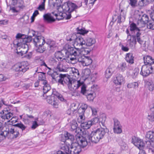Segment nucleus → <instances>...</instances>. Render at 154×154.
I'll return each instance as SVG.
<instances>
[{
  "label": "nucleus",
  "instance_id": "1",
  "mask_svg": "<svg viewBox=\"0 0 154 154\" xmlns=\"http://www.w3.org/2000/svg\"><path fill=\"white\" fill-rule=\"evenodd\" d=\"M65 53L68 56V59L71 61L77 60L79 62L82 63L83 65L84 64V60L86 57L82 55L80 50H79V48H69Z\"/></svg>",
  "mask_w": 154,
  "mask_h": 154
},
{
  "label": "nucleus",
  "instance_id": "2",
  "mask_svg": "<svg viewBox=\"0 0 154 154\" xmlns=\"http://www.w3.org/2000/svg\"><path fill=\"white\" fill-rule=\"evenodd\" d=\"M79 3V4H78V5L71 2L65 3L62 7L63 13H61V17L63 18V16L65 17L66 16V19H70L71 16V13L82 6V2H80ZM62 18H61L60 19H61Z\"/></svg>",
  "mask_w": 154,
  "mask_h": 154
},
{
  "label": "nucleus",
  "instance_id": "3",
  "mask_svg": "<svg viewBox=\"0 0 154 154\" xmlns=\"http://www.w3.org/2000/svg\"><path fill=\"white\" fill-rule=\"evenodd\" d=\"M60 77L61 78L59 81L60 84L63 86L67 85L71 91H73L78 89L82 85L79 81H78L76 82L72 81L69 76L65 77L64 75H61Z\"/></svg>",
  "mask_w": 154,
  "mask_h": 154
},
{
  "label": "nucleus",
  "instance_id": "4",
  "mask_svg": "<svg viewBox=\"0 0 154 154\" xmlns=\"http://www.w3.org/2000/svg\"><path fill=\"white\" fill-rule=\"evenodd\" d=\"M126 33L127 34V41L129 42V45L131 47L135 46L137 42L141 45L145 43V42L141 38H140V34L139 32L136 33L135 35H133V34H131L129 30L127 29Z\"/></svg>",
  "mask_w": 154,
  "mask_h": 154
},
{
  "label": "nucleus",
  "instance_id": "5",
  "mask_svg": "<svg viewBox=\"0 0 154 154\" xmlns=\"http://www.w3.org/2000/svg\"><path fill=\"white\" fill-rule=\"evenodd\" d=\"M82 136L77 134L75 136L76 141L83 148L88 145V142L91 141L90 133L87 130H84L82 131Z\"/></svg>",
  "mask_w": 154,
  "mask_h": 154
},
{
  "label": "nucleus",
  "instance_id": "6",
  "mask_svg": "<svg viewBox=\"0 0 154 154\" xmlns=\"http://www.w3.org/2000/svg\"><path fill=\"white\" fill-rule=\"evenodd\" d=\"M107 128H101L93 131L91 134V141L93 143H97L104 136Z\"/></svg>",
  "mask_w": 154,
  "mask_h": 154
},
{
  "label": "nucleus",
  "instance_id": "7",
  "mask_svg": "<svg viewBox=\"0 0 154 154\" xmlns=\"http://www.w3.org/2000/svg\"><path fill=\"white\" fill-rule=\"evenodd\" d=\"M81 147L82 148L78 142L76 141L75 143H72L70 149L68 146L65 144L62 145L61 149L68 154H79L81 151Z\"/></svg>",
  "mask_w": 154,
  "mask_h": 154
},
{
  "label": "nucleus",
  "instance_id": "8",
  "mask_svg": "<svg viewBox=\"0 0 154 154\" xmlns=\"http://www.w3.org/2000/svg\"><path fill=\"white\" fill-rule=\"evenodd\" d=\"M2 133V134H1L0 137V140L4 139L8 134H10V135L12 134L14 138H16L20 135L18 131L15 130L11 126L9 127L8 131L3 130Z\"/></svg>",
  "mask_w": 154,
  "mask_h": 154
},
{
  "label": "nucleus",
  "instance_id": "9",
  "mask_svg": "<svg viewBox=\"0 0 154 154\" xmlns=\"http://www.w3.org/2000/svg\"><path fill=\"white\" fill-rule=\"evenodd\" d=\"M13 69L15 71L24 73L29 69V67L27 62L23 61L14 65Z\"/></svg>",
  "mask_w": 154,
  "mask_h": 154
},
{
  "label": "nucleus",
  "instance_id": "10",
  "mask_svg": "<svg viewBox=\"0 0 154 154\" xmlns=\"http://www.w3.org/2000/svg\"><path fill=\"white\" fill-rule=\"evenodd\" d=\"M153 68L152 66H148L145 65L141 67L140 74L143 77H146L152 72Z\"/></svg>",
  "mask_w": 154,
  "mask_h": 154
},
{
  "label": "nucleus",
  "instance_id": "11",
  "mask_svg": "<svg viewBox=\"0 0 154 154\" xmlns=\"http://www.w3.org/2000/svg\"><path fill=\"white\" fill-rule=\"evenodd\" d=\"M49 70L48 72V74L49 75L51 76L52 78L55 81H56L57 80V78L59 77V79H58V82L60 84V83L59 82V80L61 79V78L60 75H64L65 77H67L66 75L65 74H63L59 73V72L57 71H54L52 70L50 68H48Z\"/></svg>",
  "mask_w": 154,
  "mask_h": 154
},
{
  "label": "nucleus",
  "instance_id": "12",
  "mask_svg": "<svg viewBox=\"0 0 154 154\" xmlns=\"http://www.w3.org/2000/svg\"><path fill=\"white\" fill-rule=\"evenodd\" d=\"M85 40L79 36L76 37L74 42L75 47L79 48H76V49L79 48V50L83 47H85Z\"/></svg>",
  "mask_w": 154,
  "mask_h": 154
},
{
  "label": "nucleus",
  "instance_id": "13",
  "mask_svg": "<svg viewBox=\"0 0 154 154\" xmlns=\"http://www.w3.org/2000/svg\"><path fill=\"white\" fill-rule=\"evenodd\" d=\"M35 46H43L45 43L44 38L41 36H36L33 39V40Z\"/></svg>",
  "mask_w": 154,
  "mask_h": 154
},
{
  "label": "nucleus",
  "instance_id": "14",
  "mask_svg": "<svg viewBox=\"0 0 154 154\" xmlns=\"http://www.w3.org/2000/svg\"><path fill=\"white\" fill-rule=\"evenodd\" d=\"M70 127V130L72 131H74L76 133L78 134L82 130L78 127V124L75 120H73L71 121L69 124Z\"/></svg>",
  "mask_w": 154,
  "mask_h": 154
},
{
  "label": "nucleus",
  "instance_id": "15",
  "mask_svg": "<svg viewBox=\"0 0 154 154\" xmlns=\"http://www.w3.org/2000/svg\"><path fill=\"white\" fill-rule=\"evenodd\" d=\"M13 116L12 113L9 112L7 110H3L1 112V117L3 119H8Z\"/></svg>",
  "mask_w": 154,
  "mask_h": 154
},
{
  "label": "nucleus",
  "instance_id": "16",
  "mask_svg": "<svg viewBox=\"0 0 154 154\" xmlns=\"http://www.w3.org/2000/svg\"><path fill=\"white\" fill-rule=\"evenodd\" d=\"M130 30L131 32V34H133V32L136 33L138 32L140 34V38H141V33L140 32L141 30L137 27L136 24L134 23H131L130 25Z\"/></svg>",
  "mask_w": 154,
  "mask_h": 154
},
{
  "label": "nucleus",
  "instance_id": "17",
  "mask_svg": "<svg viewBox=\"0 0 154 154\" xmlns=\"http://www.w3.org/2000/svg\"><path fill=\"white\" fill-rule=\"evenodd\" d=\"M124 78L122 75L117 74L114 82L117 85H121L124 82Z\"/></svg>",
  "mask_w": 154,
  "mask_h": 154
},
{
  "label": "nucleus",
  "instance_id": "18",
  "mask_svg": "<svg viewBox=\"0 0 154 154\" xmlns=\"http://www.w3.org/2000/svg\"><path fill=\"white\" fill-rule=\"evenodd\" d=\"M144 62L145 65H149V66L154 63V59L150 56L146 55L143 57Z\"/></svg>",
  "mask_w": 154,
  "mask_h": 154
},
{
  "label": "nucleus",
  "instance_id": "19",
  "mask_svg": "<svg viewBox=\"0 0 154 154\" xmlns=\"http://www.w3.org/2000/svg\"><path fill=\"white\" fill-rule=\"evenodd\" d=\"M84 119L81 120V126L84 130H87L89 129L91 126V123L90 121L85 122L84 121Z\"/></svg>",
  "mask_w": 154,
  "mask_h": 154
},
{
  "label": "nucleus",
  "instance_id": "20",
  "mask_svg": "<svg viewBox=\"0 0 154 154\" xmlns=\"http://www.w3.org/2000/svg\"><path fill=\"white\" fill-rule=\"evenodd\" d=\"M125 11L121 9L120 15L118 16V20L117 22L119 23H120L124 21L125 19Z\"/></svg>",
  "mask_w": 154,
  "mask_h": 154
},
{
  "label": "nucleus",
  "instance_id": "21",
  "mask_svg": "<svg viewBox=\"0 0 154 154\" xmlns=\"http://www.w3.org/2000/svg\"><path fill=\"white\" fill-rule=\"evenodd\" d=\"M85 47L86 46H90L95 43L96 41L94 38L87 37L85 40Z\"/></svg>",
  "mask_w": 154,
  "mask_h": 154
},
{
  "label": "nucleus",
  "instance_id": "22",
  "mask_svg": "<svg viewBox=\"0 0 154 154\" xmlns=\"http://www.w3.org/2000/svg\"><path fill=\"white\" fill-rule=\"evenodd\" d=\"M63 51H59L55 52V57L58 60L62 61L63 60L65 59L64 54L63 52Z\"/></svg>",
  "mask_w": 154,
  "mask_h": 154
},
{
  "label": "nucleus",
  "instance_id": "23",
  "mask_svg": "<svg viewBox=\"0 0 154 154\" xmlns=\"http://www.w3.org/2000/svg\"><path fill=\"white\" fill-rule=\"evenodd\" d=\"M114 71L113 68L109 66L106 69L105 72V76L106 78H108L110 77L112 75Z\"/></svg>",
  "mask_w": 154,
  "mask_h": 154
},
{
  "label": "nucleus",
  "instance_id": "24",
  "mask_svg": "<svg viewBox=\"0 0 154 154\" xmlns=\"http://www.w3.org/2000/svg\"><path fill=\"white\" fill-rule=\"evenodd\" d=\"M43 17L45 21L48 23H51L55 21V19L50 14H45L43 16Z\"/></svg>",
  "mask_w": 154,
  "mask_h": 154
},
{
  "label": "nucleus",
  "instance_id": "25",
  "mask_svg": "<svg viewBox=\"0 0 154 154\" xmlns=\"http://www.w3.org/2000/svg\"><path fill=\"white\" fill-rule=\"evenodd\" d=\"M68 68L65 65L59 63L56 67V70L59 72H66Z\"/></svg>",
  "mask_w": 154,
  "mask_h": 154
},
{
  "label": "nucleus",
  "instance_id": "26",
  "mask_svg": "<svg viewBox=\"0 0 154 154\" xmlns=\"http://www.w3.org/2000/svg\"><path fill=\"white\" fill-rule=\"evenodd\" d=\"M125 59L126 61L130 64L134 63V57L131 53H128L126 55Z\"/></svg>",
  "mask_w": 154,
  "mask_h": 154
},
{
  "label": "nucleus",
  "instance_id": "27",
  "mask_svg": "<svg viewBox=\"0 0 154 154\" xmlns=\"http://www.w3.org/2000/svg\"><path fill=\"white\" fill-rule=\"evenodd\" d=\"M44 85L43 91L44 94L46 93L51 89L50 85L48 83L47 81H45L42 82Z\"/></svg>",
  "mask_w": 154,
  "mask_h": 154
},
{
  "label": "nucleus",
  "instance_id": "28",
  "mask_svg": "<svg viewBox=\"0 0 154 154\" xmlns=\"http://www.w3.org/2000/svg\"><path fill=\"white\" fill-rule=\"evenodd\" d=\"M140 22L143 24H145L148 22L149 17L146 14H144L142 15L141 18L139 19Z\"/></svg>",
  "mask_w": 154,
  "mask_h": 154
},
{
  "label": "nucleus",
  "instance_id": "29",
  "mask_svg": "<svg viewBox=\"0 0 154 154\" xmlns=\"http://www.w3.org/2000/svg\"><path fill=\"white\" fill-rule=\"evenodd\" d=\"M63 0H49V2L52 3L54 7L60 6Z\"/></svg>",
  "mask_w": 154,
  "mask_h": 154
},
{
  "label": "nucleus",
  "instance_id": "30",
  "mask_svg": "<svg viewBox=\"0 0 154 154\" xmlns=\"http://www.w3.org/2000/svg\"><path fill=\"white\" fill-rule=\"evenodd\" d=\"M77 33L80 34L81 35H84L87 33L88 31L86 30L85 28L82 27L81 26H79L76 28Z\"/></svg>",
  "mask_w": 154,
  "mask_h": 154
},
{
  "label": "nucleus",
  "instance_id": "31",
  "mask_svg": "<svg viewBox=\"0 0 154 154\" xmlns=\"http://www.w3.org/2000/svg\"><path fill=\"white\" fill-rule=\"evenodd\" d=\"M85 110L82 108L79 107L78 110V112L79 114V118L81 120H83L85 119V117L84 116Z\"/></svg>",
  "mask_w": 154,
  "mask_h": 154
},
{
  "label": "nucleus",
  "instance_id": "32",
  "mask_svg": "<svg viewBox=\"0 0 154 154\" xmlns=\"http://www.w3.org/2000/svg\"><path fill=\"white\" fill-rule=\"evenodd\" d=\"M83 66H88L92 63V60L90 57H86L84 59Z\"/></svg>",
  "mask_w": 154,
  "mask_h": 154
},
{
  "label": "nucleus",
  "instance_id": "33",
  "mask_svg": "<svg viewBox=\"0 0 154 154\" xmlns=\"http://www.w3.org/2000/svg\"><path fill=\"white\" fill-rule=\"evenodd\" d=\"M146 137L149 140L154 139V131H149L146 133Z\"/></svg>",
  "mask_w": 154,
  "mask_h": 154
},
{
  "label": "nucleus",
  "instance_id": "34",
  "mask_svg": "<svg viewBox=\"0 0 154 154\" xmlns=\"http://www.w3.org/2000/svg\"><path fill=\"white\" fill-rule=\"evenodd\" d=\"M71 75L72 76H74L75 77H78L79 75V73L78 70L75 68H72L71 70Z\"/></svg>",
  "mask_w": 154,
  "mask_h": 154
},
{
  "label": "nucleus",
  "instance_id": "35",
  "mask_svg": "<svg viewBox=\"0 0 154 154\" xmlns=\"http://www.w3.org/2000/svg\"><path fill=\"white\" fill-rule=\"evenodd\" d=\"M153 0H140L138 2V5L140 7H143L146 5L147 2H150Z\"/></svg>",
  "mask_w": 154,
  "mask_h": 154
},
{
  "label": "nucleus",
  "instance_id": "36",
  "mask_svg": "<svg viewBox=\"0 0 154 154\" xmlns=\"http://www.w3.org/2000/svg\"><path fill=\"white\" fill-rule=\"evenodd\" d=\"M137 144L138 145L136 146L140 150H143V149L144 147L145 144L143 140L140 139L139 141L138 142Z\"/></svg>",
  "mask_w": 154,
  "mask_h": 154
},
{
  "label": "nucleus",
  "instance_id": "37",
  "mask_svg": "<svg viewBox=\"0 0 154 154\" xmlns=\"http://www.w3.org/2000/svg\"><path fill=\"white\" fill-rule=\"evenodd\" d=\"M66 135L67 137V140H70L71 141V143L72 145V143H73L72 142L74 140V136L72 134H70V133H68L67 132H66Z\"/></svg>",
  "mask_w": 154,
  "mask_h": 154
},
{
  "label": "nucleus",
  "instance_id": "38",
  "mask_svg": "<svg viewBox=\"0 0 154 154\" xmlns=\"http://www.w3.org/2000/svg\"><path fill=\"white\" fill-rule=\"evenodd\" d=\"M138 86V83L137 82H134L128 84L127 85V87L129 88H137Z\"/></svg>",
  "mask_w": 154,
  "mask_h": 154
},
{
  "label": "nucleus",
  "instance_id": "39",
  "mask_svg": "<svg viewBox=\"0 0 154 154\" xmlns=\"http://www.w3.org/2000/svg\"><path fill=\"white\" fill-rule=\"evenodd\" d=\"M147 84L148 86V88L150 91H152L154 90V83L152 81H148L147 82Z\"/></svg>",
  "mask_w": 154,
  "mask_h": 154
},
{
  "label": "nucleus",
  "instance_id": "40",
  "mask_svg": "<svg viewBox=\"0 0 154 154\" xmlns=\"http://www.w3.org/2000/svg\"><path fill=\"white\" fill-rule=\"evenodd\" d=\"M139 72V69L138 68H136L133 71L131 74L132 78L133 79H135L138 75Z\"/></svg>",
  "mask_w": 154,
  "mask_h": 154
},
{
  "label": "nucleus",
  "instance_id": "41",
  "mask_svg": "<svg viewBox=\"0 0 154 154\" xmlns=\"http://www.w3.org/2000/svg\"><path fill=\"white\" fill-rule=\"evenodd\" d=\"M147 27L149 29H154V21L150 20L147 23Z\"/></svg>",
  "mask_w": 154,
  "mask_h": 154
},
{
  "label": "nucleus",
  "instance_id": "42",
  "mask_svg": "<svg viewBox=\"0 0 154 154\" xmlns=\"http://www.w3.org/2000/svg\"><path fill=\"white\" fill-rule=\"evenodd\" d=\"M140 139V138L137 137H136L135 136H133L131 138V142L135 146H138V142L139 141Z\"/></svg>",
  "mask_w": 154,
  "mask_h": 154
},
{
  "label": "nucleus",
  "instance_id": "43",
  "mask_svg": "<svg viewBox=\"0 0 154 154\" xmlns=\"http://www.w3.org/2000/svg\"><path fill=\"white\" fill-rule=\"evenodd\" d=\"M76 37V36L75 35H69L66 37V39L67 41L72 42L73 43L75 41Z\"/></svg>",
  "mask_w": 154,
  "mask_h": 154
},
{
  "label": "nucleus",
  "instance_id": "44",
  "mask_svg": "<svg viewBox=\"0 0 154 154\" xmlns=\"http://www.w3.org/2000/svg\"><path fill=\"white\" fill-rule=\"evenodd\" d=\"M14 126L17 127L21 129L22 131L25 130L26 128V126L24 125L21 123H18L14 125Z\"/></svg>",
  "mask_w": 154,
  "mask_h": 154
},
{
  "label": "nucleus",
  "instance_id": "45",
  "mask_svg": "<svg viewBox=\"0 0 154 154\" xmlns=\"http://www.w3.org/2000/svg\"><path fill=\"white\" fill-rule=\"evenodd\" d=\"M121 126L113 127V129L114 132L117 134H120L122 132Z\"/></svg>",
  "mask_w": 154,
  "mask_h": 154
},
{
  "label": "nucleus",
  "instance_id": "46",
  "mask_svg": "<svg viewBox=\"0 0 154 154\" xmlns=\"http://www.w3.org/2000/svg\"><path fill=\"white\" fill-rule=\"evenodd\" d=\"M77 112V110L76 109H74L72 108L68 109L66 111V113L69 115L73 116L74 112L76 113Z\"/></svg>",
  "mask_w": 154,
  "mask_h": 154
},
{
  "label": "nucleus",
  "instance_id": "47",
  "mask_svg": "<svg viewBox=\"0 0 154 154\" xmlns=\"http://www.w3.org/2000/svg\"><path fill=\"white\" fill-rule=\"evenodd\" d=\"M38 73H40V74L38 75V80H39L43 81V82L45 81H47L45 80V77L44 73L40 72H38Z\"/></svg>",
  "mask_w": 154,
  "mask_h": 154
},
{
  "label": "nucleus",
  "instance_id": "48",
  "mask_svg": "<svg viewBox=\"0 0 154 154\" xmlns=\"http://www.w3.org/2000/svg\"><path fill=\"white\" fill-rule=\"evenodd\" d=\"M35 120V121L33 122L32 125L31 127V128L33 129L36 128L39 125H42L44 123V122H42L40 124H38L36 122V120H37V119H36Z\"/></svg>",
  "mask_w": 154,
  "mask_h": 154
},
{
  "label": "nucleus",
  "instance_id": "49",
  "mask_svg": "<svg viewBox=\"0 0 154 154\" xmlns=\"http://www.w3.org/2000/svg\"><path fill=\"white\" fill-rule=\"evenodd\" d=\"M92 93L91 94L86 95L87 98L88 100L90 101H93L95 97V94L94 92H92Z\"/></svg>",
  "mask_w": 154,
  "mask_h": 154
},
{
  "label": "nucleus",
  "instance_id": "50",
  "mask_svg": "<svg viewBox=\"0 0 154 154\" xmlns=\"http://www.w3.org/2000/svg\"><path fill=\"white\" fill-rule=\"evenodd\" d=\"M146 143H148V144H150L149 147V149L152 152H154V143L152 141H147Z\"/></svg>",
  "mask_w": 154,
  "mask_h": 154
},
{
  "label": "nucleus",
  "instance_id": "51",
  "mask_svg": "<svg viewBox=\"0 0 154 154\" xmlns=\"http://www.w3.org/2000/svg\"><path fill=\"white\" fill-rule=\"evenodd\" d=\"M129 4L132 7L134 8L137 6V0H129Z\"/></svg>",
  "mask_w": 154,
  "mask_h": 154
},
{
  "label": "nucleus",
  "instance_id": "52",
  "mask_svg": "<svg viewBox=\"0 0 154 154\" xmlns=\"http://www.w3.org/2000/svg\"><path fill=\"white\" fill-rule=\"evenodd\" d=\"M99 121V119L97 117H95L91 120H90V122L91 123V126L93 125H96L98 123Z\"/></svg>",
  "mask_w": 154,
  "mask_h": 154
},
{
  "label": "nucleus",
  "instance_id": "53",
  "mask_svg": "<svg viewBox=\"0 0 154 154\" xmlns=\"http://www.w3.org/2000/svg\"><path fill=\"white\" fill-rule=\"evenodd\" d=\"M81 86V93L83 95H85L86 92L87 91V90H86V86L84 85H82H82Z\"/></svg>",
  "mask_w": 154,
  "mask_h": 154
},
{
  "label": "nucleus",
  "instance_id": "54",
  "mask_svg": "<svg viewBox=\"0 0 154 154\" xmlns=\"http://www.w3.org/2000/svg\"><path fill=\"white\" fill-rule=\"evenodd\" d=\"M126 67V63H122V64H120L119 66L120 69L122 72H123L125 71Z\"/></svg>",
  "mask_w": 154,
  "mask_h": 154
},
{
  "label": "nucleus",
  "instance_id": "55",
  "mask_svg": "<svg viewBox=\"0 0 154 154\" xmlns=\"http://www.w3.org/2000/svg\"><path fill=\"white\" fill-rule=\"evenodd\" d=\"M83 72L84 75L88 77L90 75L91 71L90 69L87 68L84 69Z\"/></svg>",
  "mask_w": 154,
  "mask_h": 154
},
{
  "label": "nucleus",
  "instance_id": "56",
  "mask_svg": "<svg viewBox=\"0 0 154 154\" xmlns=\"http://www.w3.org/2000/svg\"><path fill=\"white\" fill-rule=\"evenodd\" d=\"M53 97L50 96H47L46 99L48 103L49 104H52V103L53 102Z\"/></svg>",
  "mask_w": 154,
  "mask_h": 154
},
{
  "label": "nucleus",
  "instance_id": "57",
  "mask_svg": "<svg viewBox=\"0 0 154 154\" xmlns=\"http://www.w3.org/2000/svg\"><path fill=\"white\" fill-rule=\"evenodd\" d=\"M38 47L36 49L37 52L40 53H42L45 51V48H44L43 46H38Z\"/></svg>",
  "mask_w": 154,
  "mask_h": 154
},
{
  "label": "nucleus",
  "instance_id": "58",
  "mask_svg": "<svg viewBox=\"0 0 154 154\" xmlns=\"http://www.w3.org/2000/svg\"><path fill=\"white\" fill-rule=\"evenodd\" d=\"M101 118L102 119V121L99 122L100 123V125L101 126V124L100 123H101L103 126L105 127V128H106L105 126V122L106 120V117L105 116H101Z\"/></svg>",
  "mask_w": 154,
  "mask_h": 154
},
{
  "label": "nucleus",
  "instance_id": "59",
  "mask_svg": "<svg viewBox=\"0 0 154 154\" xmlns=\"http://www.w3.org/2000/svg\"><path fill=\"white\" fill-rule=\"evenodd\" d=\"M32 38L31 36H28L27 38H25L23 39V41L26 43H29L31 42L32 40Z\"/></svg>",
  "mask_w": 154,
  "mask_h": 154
},
{
  "label": "nucleus",
  "instance_id": "60",
  "mask_svg": "<svg viewBox=\"0 0 154 154\" xmlns=\"http://www.w3.org/2000/svg\"><path fill=\"white\" fill-rule=\"evenodd\" d=\"M148 119L152 122L154 121V112H152L148 116Z\"/></svg>",
  "mask_w": 154,
  "mask_h": 154
},
{
  "label": "nucleus",
  "instance_id": "61",
  "mask_svg": "<svg viewBox=\"0 0 154 154\" xmlns=\"http://www.w3.org/2000/svg\"><path fill=\"white\" fill-rule=\"evenodd\" d=\"M113 120L114 122L113 127H116L121 126V125L120 124V122L117 119H113Z\"/></svg>",
  "mask_w": 154,
  "mask_h": 154
},
{
  "label": "nucleus",
  "instance_id": "62",
  "mask_svg": "<svg viewBox=\"0 0 154 154\" xmlns=\"http://www.w3.org/2000/svg\"><path fill=\"white\" fill-rule=\"evenodd\" d=\"M67 137L66 135V133L64 134H62L61 136L60 140L61 141L65 143L67 140Z\"/></svg>",
  "mask_w": 154,
  "mask_h": 154
},
{
  "label": "nucleus",
  "instance_id": "63",
  "mask_svg": "<svg viewBox=\"0 0 154 154\" xmlns=\"http://www.w3.org/2000/svg\"><path fill=\"white\" fill-rule=\"evenodd\" d=\"M24 48H21V50L19 52H17V54L19 55H21V56H23L24 54H26L27 52H25L26 49Z\"/></svg>",
  "mask_w": 154,
  "mask_h": 154
},
{
  "label": "nucleus",
  "instance_id": "64",
  "mask_svg": "<svg viewBox=\"0 0 154 154\" xmlns=\"http://www.w3.org/2000/svg\"><path fill=\"white\" fill-rule=\"evenodd\" d=\"M37 9L40 11L44 10L45 9V5L41 3L38 7Z\"/></svg>",
  "mask_w": 154,
  "mask_h": 154
}]
</instances>
